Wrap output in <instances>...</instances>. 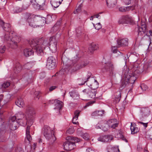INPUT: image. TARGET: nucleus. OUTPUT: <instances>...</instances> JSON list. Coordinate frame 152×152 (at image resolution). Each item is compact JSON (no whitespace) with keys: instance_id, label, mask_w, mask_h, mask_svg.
<instances>
[{"instance_id":"nucleus-1","label":"nucleus","mask_w":152,"mask_h":152,"mask_svg":"<svg viewBox=\"0 0 152 152\" xmlns=\"http://www.w3.org/2000/svg\"><path fill=\"white\" fill-rule=\"evenodd\" d=\"M28 43L32 49L35 50L37 55L39 56L43 54V48L47 45L48 42L43 38H41L30 39Z\"/></svg>"},{"instance_id":"nucleus-2","label":"nucleus","mask_w":152,"mask_h":152,"mask_svg":"<svg viewBox=\"0 0 152 152\" xmlns=\"http://www.w3.org/2000/svg\"><path fill=\"white\" fill-rule=\"evenodd\" d=\"M65 58L64 57H62L61 59L62 62L64 64H65V66L64 68L66 69L69 70L71 68L74 71H75L85 67L89 64L87 61H78L75 63L72 61L68 60L67 61V63L66 64Z\"/></svg>"},{"instance_id":"nucleus-3","label":"nucleus","mask_w":152,"mask_h":152,"mask_svg":"<svg viewBox=\"0 0 152 152\" xmlns=\"http://www.w3.org/2000/svg\"><path fill=\"white\" fill-rule=\"evenodd\" d=\"M24 17L27 22L28 23L29 26L34 28L42 26L43 24H41V22H43L44 23V19H45V18H37L34 15L29 13H26L25 14Z\"/></svg>"},{"instance_id":"nucleus-4","label":"nucleus","mask_w":152,"mask_h":152,"mask_svg":"<svg viewBox=\"0 0 152 152\" xmlns=\"http://www.w3.org/2000/svg\"><path fill=\"white\" fill-rule=\"evenodd\" d=\"M131 65L133 67V68L132 69V70L133 71L135 69L136 70L134 73L137 72V74H139L144 71L146 72L148 68L152 67V61L145 62L143 64L135 63Z\"/></svg>"},{"instance_id":"nucleus-5","label":"nucleus","mask_w":152,"mask_h":152,"mask_svg":"<svg viewBox=\"0 0 152 152\" xmlns=\"http://www.w3.org/2000/svg\"><path fill=\"white\" fill-rule=\"evenodd\" d=\"M42 134L47 140H50L51 144L56 140V137L54 135V131L50 129L48 126H45L42 130Z\"/></svg>"},{"instance_id":"nucleus-6","label":"nucleus","mask_w":152,"mask_h":152,"mask_svg":"<svg viewBox=\"0 0 152 152\" xmlns=\"http://www.w3.org/2000/svg\"><path fill=\"white\" fill-rule=\"evenodd\" d=\"M132 68L133 67L131 65L129 68V69L130 70L129 73V72L127 73L125 72L124 76V78L128 80L129 83L131 84H133L134 82L138 76L137 74H138L137 72L134 73L136 70L135 69L133 71L132 69Z\"/></svg>"},{"instance_id":"nucleus-7","label":"nucleus","mask_w":152,"mask_h":152,"mask_svg":"<svg viewBox=\"0 0 152 152\" xmlns=\"http://www.w3.org/2000/svg\"><path fill=\"white\" fill-rule=\"evenodd\" d=\"M16 117L17 121H19L20 125L23 126L26 125L27 123L28 117L26 115H24L22 112H20L17 113L15 116Z\"/></svg>"},{"instance_id":"nucleus-8","label":"nucleus","mask_w":152,"mask_h":152,"mask_svg":"<svg viewBox=\"0 0 152 152\" xmlns=\"http://www.w3.org/2000/svg\"><path fill=\"white\" fill-rule=\"evenodd\" d=\"M12 37L10 39V45L9 47L15 49L18 47V43L20 41V38L18 36L12 34Z\"/></svg>"},{"instance_id":"nucleus-9","label":"nucleus","mask_w":152,"mask_h":152,"mask_svg":"<svg viewBox=\"0 0 152 152\" xmlns=\"http://www.w3.org/2000/svg\"><path fill=\"white\" fill-rule=\"evenodd\" d=\"M56 66V61L55 58L50 56L48 57L47 60L46 67L48 69H54Z\"/></svg>"},{"instance_id":"nucleus-10","label":"nucleus","mask_w":152,"mask_h":152,"mask_svg":"<svg viewBox=\"0 0 152 152\" xmlns=\"http://www.w3.org/2000/svg\"><path fill=\"white\" fill-rule=\"evenodd\" d=\"M101 70L103 72H109L110 74H113L114 67L113 64L110 62L103 64Z\"/></svg>"},{"instance_id":"nucleus-11","label":"nucleus","mask_w":152,"mask_h":152,"mask_svg":"<svg viewBox=\"0 0 152 152\" xmlns=\"http://www.w3.org/2000/svg\"><path fill=\"white\" fill-rule=\"evenodd\" d=\"M35 3L34 4L37 5L38 9L40 10H46L48 8V3L46 0H34Z\"/></svg>"},{"instance_id":"nucleus-12","label":"nucleus","mask_w":152,"mask_h":152,"mask_svg":"<svg viewBox=\"0 0 152 152\" xmlns=\"http://www.w3.org/2000/svg\"><path fill=\"white\" fill-rule=\"evenodd\" d=\"M67 140L63 144V146L64 149L66 151H68L69 149V145L70 143V141H74L75 142H78L80 141V139L76 137L71 136H68L66 138Z\"/></svg>"},{"instance_id":"nucleus-13","label":"nucleus","mask_w":152,"mask_h":152,"mask_svg":"<svg viewBox=\"0 0 152 152\" xmlns=\"http://www.w3.org/2000/svg\"><path fill=\"white\" fill-rule=\"evenodd\" d=\"M16 117L15 116H13L11 117L10 122V127L11 129L12 130L16 129L19 127V121L16 120Z\"/></svg>"},{"instance_id":"nucleus-14","label":"nucleus","mask_w":152,"mask_h":152,"mask_svg":"<svg viewBox=\"0 0 152 152\" xmlns=\"http://www.w3.org/2000/svg\"><path fill=\"white\" fill-rule=\"evenodd\" d=\"M28 121V125L27 126L26 130V136L27 140L28 141V143L32 140V138L30 134V127L33 124L32 119L31 118H28L27 121Z\"/></svg>"},{"instance_id":"nucleus-15","label":"nucleus","mask_w":152,"mask_h":152,"mask_svg":"<svg viewBox=\"0 0 152 152\" xmlns=\"http://www.w3.org/2000/svg\"><path fill=\"white\" fill-rule=\"evenodd\" d=\"M109 128L114 129L117 127L118 125V123L117 120L115 118L112 119L108 120L107 122Z\"/></svg>"},{"instance_id":"nucleus-16","label":"nucleus","mask_w":152,"mask_h":152,"mask_svg":"<svg viewBox=\"0 0 152 152\" xmlns=\"http://www.w3.org/2000/svg\"><path fill=\"white\" fill-rule=\"evenodd\" d=\"M113 138V137L111 135H104L100 136L98 138V140L103 142H110Z\"/></svg>"},{"instance_id":"nucleus-17","label":"nucleus","mask_w":152,"mask_h":152,"mask_svg":"<svg viewBox=\"0 0 152 152\" xmlns=\"http://www.w3.org/2000/svg\"><path fill=\"white\" fill-rule=\"evenodd\" d=\"M35 114V110L33 107L31 106H28L27 107L26 114L28 118H31Z\"/></svg>"},{"instance_id":"nucleus-18","label":"nucleus","mask_w":152,"mask_h":152,"mask_svg":"<svg viewBox=\"0 0 152 152\" xmlns=\"http://www.w3.org/2000/svg\"><path fill=\"white\" fill-rule=\"evenodd\" d=\"M60 36V33H57L55 36L50 37L49 44H57V42Z\"/></svg>"},{"instance_id":"nucleus-19","label":"nucleus","mask_w":152,"mask_h":152,"mask_svg":"<svg viewBox=\"0 0 152 152\" xmlns=\"http://www.w3.org/2000/svg\"><path fill=\"white\" fill-rule=\"evenodd\" d=\"M117 47L127 45L128 44V39L125 38L122 39H118L117 40Z\"/></svg>"},{"instance_id":"nucleus-20","label":"nucleus","mask_w":152,"mask_h":152,"mask_svg":"<svg viewBox=\"0 0 152 152\" xmlns=\"http://www.w3.org/2000/svg\"><path fill=\"white\" fill-rule=\"evenodd\" d=\"M0 25L6 31H10L11 30L10 26L9 23H5L0 19Z\"/></svg>"},{"instance_id":"nucleus-21","label":"nucleus","mask_w":152,"mask_h":152,"mask_svg":"<svg viewBox=\"0 0 152 152\" xmlns=\"http://www.w3.org/2000/svg\"><path fill=\"white\" fill-rule=\"evenodd\" d=\"M12 34V33L11 32H10V31H6L4 33L3 35L1 36V38L5 41H10Z\"/></svg>"},{"instance_id":"nucleus-22","label":"nucleus","mask_w":152,"mask_h":152,"mask_svg":"<svg viewBox=\"0 0 152 152\" xmlns=\"http://www.w3.org/2000/svg\"><path fill=\"white\" fill-rule=\"evenodd\" d=\"M130 20L129 17L128 15L122 16L119 20L118 22L120 24L127 23Z\"/></svg>"},{"instance_id":"nucleus-23","label":"nucleus","mask_w":152,"mask_h":152,"mask_svg":"<svg viewBox=\"0 0 152 152\" xmlns=\"http://www.w3.org/2000/svg\"><path fill=\"white\" fill-rule=\"evenodd\" d=\"M23 54L25 56L28 57L33 55L34 52L31 49L26 48L24 50Z\"/></svg>"},{"instance_id":"nucleus-24","label":"nucleus","mask_w":152,"mask_h":152,"mask_svg":"<svg viewBox=\"0 0 152 152\" xmlns=\"http://www.w3.org/2000/svg\"><path fill=\"white\" fill-rule=\"evenodd\" d=\"M63 0H51L50 3L52 6L56 8L59 6Z\"/></svg>"},{"instance_id":"nucleus-25","label":"nucleus","mask_w":152,"mask_h":152,"mask_svg":"<svg viewBox=\"0 0 152 152\" xmlns=\"http://www.w3.org/2000/svg\"><path fill=\"white\" fill-rule=\"evenodd\" d=\"M135 126V124H133L132 123H131L130 129L131 131V134H132L136 133L139 131V129L137 127H136Z\"/></svg>"},{"instance_id":"nucleus-26","label":"nucleus","mask_w":152,"mask_h":152,"mask_svg":"<svg viewBox=\"0 0 152 152\" xmlns=\"http://www.w3.org/2000/svg\"><path fill=\"white\" fill-rule=\"evenodd\" d=\"M99 48L98 45L94 43H92L90 47L89 48V50L91 53H92L94 51L96 50Z\"/></svg>"},{"instance_id":"nucleus-27","label":"nucleus","mask_w":152,"mask_h":152,"mask_svg":"<svg viewBox=\"0 0 152 152\" xmlns=\"http://www.w3.org/2000/svg\"><path fill=\"white\" fill-rule=\"evenodd\" d=\"M91 75V74L90 72H88L87 76L83 78L82 83H79V84L81 85L84 84L88 81V79H89Z\"/></svg>"},{"instance_id":"nucleus-28","label":"nucleus","mask_w":152,"mask_h":152,"mask_svg":"<svg viewBox=\"0 0 152 152\" xmlns=\"http://www.w3.org/2000/svg\"><path fill=\"white\" fill-rule=\"evenodd\" d=\"M15 102L16 104L20 107H23L24 105L23 100L21 98H18Z\"/></svg>"},{"instance_id":"nucleus-29","label":"nucleus","mask_w":152,"mask_h":152,"mask_svg":"<svg viewBox=\"0 0 152 152\" xmlns=\"http://www.w3.org/2000/svg\"><path fill=\"white\" fill-rule=\"evenodd\" d=\"M104 110L95 111L92 113V115L93 116H102L104 114Z\"/></svg>"},{"instance_id":"nucleus-30","label":"nucleus","mask_w":152,"mask_h":152,"mask_svg":"<svg viewBox=\"0 0 152 152\" xmlns=\"http://www.w3.org/2000/svg\"><path fill=\"white\" fill-rule=\"evenodd\" d=\"M142 116H147L150 115V111L148 108H143L142 109Z\"/></svg>"},{"instance_id":"nucleus-31","label":"nucleus","mask_w":152,"mask_h":152,"mask_svg":"<svg viewBox=\"0 0 152 152\" xmlns=\"http://www.w3.org/2000/svg\"><path fill=\"white\" fill-rule=\"evenodd\" d=\"M129 80L126 79V78H124L123 79L121 84L120 89H122L126 86L128 85L129 83Z\"/></svg>"},{"instance_id":"nucleus-32","label":"nucleus","mask_w":152,"mask_h":152,"mask_svg":"<svg viewBox=\"0 0 152 152\" xmlns=\"http://www.w3.org/2000/svg\"><path fill=\"white\" fill-rule=\"evenodd\" d=\"M90 86L92 90H95L98 87L99 83L96 80H94V82Z\"/></svg>"},{"instance_id":"nucleus-33","label":"nucleus","mask_w":152,"mask_h":152,"mask_svg":"<svg viewBox=\"0 0 152 152\" xmlns=\"http://www.w3.org/2000/svg\"><path fill=\"white\" fill-rule=\"evenodd\" d=\"M106 4L109 7H113L115 4V1L114 0H106Z\"/></svg>"},{"instance_id":"nucleus-34","label":"nucleus","mask_w":152,"mask_h":152,"mask_svg":"<svg viewBox=\"0 0 152 152\" xmlns=\"http://www.w3.org/2000/svg\"><path fill=\"white\" fill-rule=\"evenodd\" d=\"M57 44H49V48L52 53H55L57 49Z\"/></svg>"},{"instance_id":"nucleus-35","label":"nucleus","mask_w":152,"mask_h":152,"mask_svg":"<svg viewBox=\"0 0 152 152\" xmlns=\"http://www.w3.org/2000/svg\"><path fill=\"white\" fill-rule=\"evenodd\" d=\"M121 96V93L120 91L117 92L115 93V103H118L120 101Z\"/></svg>"},{"instance_id":"nucleus-36","label":"nucleus","mask_w":152,"mask_h":152,"mask_svg":"<svg viewBox=\"0 0 152 152\" xmlns=\"http://www.w3.org/2000/svg\"><path fill=\"white\" fill-rule=\"evenodd\" d=\"M138 34H139L140 32H142L143 33H144L145 31L146 30V25L145 24H143L141 26L138 27Z\"/></svg>"},{"instance_id":"nucleus-37","label":"nucleus","mask_w":152,"mask_h":152,"mask_svg":"<svg viewBox=\"0 0 152 152\" xmlns=\"http://www.w3.org/2000/svg\"><path fill=\"white\" fill-rule=\"evenodd\" d=\"M88 94V96L89 97L91 98H94L96 94V91L95 90H91L90 89V90Z\"/></svg>"},{"instance_id":"nucleus-38","label":"nucleus","mask_w":152,"mask_h":152,"mask_svg":"<svg viewBox=\"0 0 152 152\" xmlns=\"http://www.w3.org/2000/svg\"><path fill=\"white\" fill-rule=\"evenodd\" d=\"M21 66L20 64H18L15 67L14 70L15 73H18L21 70Z\"/></svg>"},{"instance_id":"nucleus-39","label":"nucleus","mask_w":152,"mask_h":152,"mask_svg":"<svg viewBox=\"0 0 152 152\" xmlns=\"http://www.w3.org/2000/svg\"><path fill=\"white\" fill-rule=\"evenodd\" d=\"M80 135L84 139L86 140H88L90 138L89 135L88 133H83L81 134Z\"/></svg>"},{"instance_id":"nucleus-40","label":"nucleus","mask_w":152,"mask_h":152,"mask_svg":"<svg viewBox=\"0 0 152 152\" xmlns=\"http://www.w3.org/2000/svg\"><path fill=\"white\" fill-rule=\"evenodd\" d=\"M140 119L141 120V121H144L145 122H143L142 121H138V123L139 124H140L144 126V127H145V128L147 127L148 126V122H146V121H144L143 119L142 118H140Z\"/></svg>"},{"instance_id":"nucleus-41","label":"nucleus","mask_w":152,"mask_h":152,"mask_svg":"<svg viewBox=\"0 0 152 152\" xmlns=\"http://www.w3.org/2000/svg\"><path fill=\"white\" fill-rule=\"evenodd\" d=\"M22 11V9L19 7H15L13 8V11L14 13L20 12Z\"/></svg>"},{"instance_id":"nucleus-42","label":"nucleus","mask_w":152,"mask_h":152,"mask_svg":"<svg viewBox=\"0 0 152 152\" xmlns=\"http://www.w3.org/2000/svg\"><path fill=\"white\" fill-rule=\"evenodd\" d=\"M55 105L58 108L60 109L63 106V102L60 101H57Z\"/></svg>"},{"instance_id":"nucleus-43","label":"nucleus","mask_w":152,"mask_h":152,"mask_svg":"<svg viewBox=\"0 0 152 152\" xmlns=\"http://www.w3.org/2000/svg\"><path fill=\"white\" fill-rule=\"evenodd\" d=\"M75 141L74 142L70 141V143L69 145V149H68V151L71 150L74 148L75 146Z\"/></svg>"},{"instance_id":"nucleus-44","label":"nucleus","mask_w":152,"mask_h":152,"mask_svg":"<svg viewBox=\"0 0 152 152\" xmlns=\"http://www.w3.org/2000/svg\"><path fill=\"white\" fill-rule=\"evenodd\" d=\"M108 152H120L119 150L117 148L112 147L111 148V149L107 151Z\"/></svg>"},{"instance_id":"nucleus-45","label":"nucleus","mask_w":152,"mask_h":152,"mask_svg":"<svg viewBox=\"0 0 152 152\" xmlns=\"http://www.w3.org/2000/svg\"><path fill=\"white\" fill-rule=\"evenodd\" d=\"M10 85V83L8 82H5L1 85L2 88H6Z\"/></svg>"},{"instance_id":"nucleus-46","label":"nucleus","mask_w":152,"mask_h":152,"mask_svg":"<svg viewBox=\"0 0 152 152\" xmlns=\"http://www.w3.org/2000/svg\"><path fill=\"white\" fill-rule=\"evenodd\" d=\"M93 26L95 27V29L99 30L102 28V26L100 23H99L96 25L93 23Z\"/></svg>"},{"instance_id":"nucleus-47","label":"nucleus","mask_w":152,"mask_h":152,"mask_svg":"<svg viewBox=\"0 0 152 152\" xmlns=\"http://www.w3.org/2000/svg\"><path fill=\"white\" fill-rule=\"evenodd\" d=\"M58 27L54 26L53 27L51 28V32L52 33L56 32L59 29Z\"/></svg>"},{"instance_id":"nucleus-48","label":"nucleus","mask_w":152,"mask_h":152,"mask_svg":"<svg viewBox=\"0 0 152 152\" xmlns=\"http://www.w3.org/2000/svg\"><path fill=\"white\" fill-rule=\"evenodd\" d=\"M70 96L72 98L75 99V98L77 96V95L76 93L74 91H72L69 92Z\"/></svg>"},{"instance_id":"nucleus-49","label":"nucleus","mask_w":152,"mask_h":152,"mask_svg":"<svg viewBox=\"0 0 152 152\" xmlns=\"http://www.w3.org/2000/svg\"><path fill=\"white\" fill-rule=\"evenodd\" d=\"M140 87L142 91H145L148 88V87L147 85L144 83H142Z\"/></svg>"},{"instance_id":"nucleus-50","label":"nucleus","mask_w":152,"mask_h":152,"mask_svg":"<svg viewBox=\"0 0 152 152\" xmlns=\"http://www.w3.org/2000/svg\"><path fill=\"white\" fill-rule=\"evenodd\" d=\"M112 50L113 52L114 53H118V54L119 55H120L119 53L120 54H121V53L119 51H118L117 50L116 48V46H115L112 47Z\"/></svg>"},{"instance_id":"nucleus-51","label":"nucleus","mask_w":152,"mask_h":152,"mask_svg":"<svg viewBox=\"0 0 152 152\" xmlns=\"http://www.w3.org/2000/svg\"><path fill=\"white\" fill-rule=\"evenodd\" d=\"M29 6V4H28L26 3H24L23 5L22 8H21V9H22V11L27 9Z\"/></svg>"},{"instance_id":"nucleus-52","label":"nucleus","mask_w":152,"mask_h":152,"mask_svg":"<svg viewBox=\"0 0 152 152\" xmlns=\"http://www.w3.org/2000/svg\"><path fill=\"white\" fill-rule=\"evenodd\" d=\"M6 50V47L4 45H2L0 47V53H4Z\"/></svg>"},{"instance_id":"nucleus-53","label":"nucleus","mask_w":152,"mask_h":152,"mask_svg":"<svg viewBox=\"0 0 152 152\" xmlns=\"http://www.w3.org/2000/svg\"><path fill=\"white\" fill-rule=\"evenodd\" d=\"M81 111L78 110H77L75 111L74 114V117H76L78 119V117L80 114Z\"/></svg>"},{"instance_id":"nucleus-54","label":"nucleus","mask_w":152,"mask_h":152,"mask_svg":"<svg viewBox=\"0 0 152 152\" xmlns=\"http://www.w3.org/2000/svg\"><path fill=\"white\" fill-rule=\"evenodd\" d=\"M74 132V129L73 128H69L66 131L67 133L70 134H72Z\"/></svg>"},{"instance_id":"nucleus-55","label":"nucleus","mask_w":152,"mask_h":152,"mask_svg":"<svg viewBox=\"0 0 152 152\" xmlns=\"http://www.w3.org/2000/svg\"><path fill=\"white\" fill-rule=\"evenodd\" d=\"M24 67L27 69H29L32 67V64L30 63H28L25 65Z\"/></svg>"},{"instance_id":"nucleus-56","label":"nucleus","mask_w":152,"mask_h":152,"mask_svg":"<svg viewBox=\"0 0 152 152\" xmlns=\"http://www.w3.org/2000/svg\"><path fill=\"white\" fill-rule=\"evenodd\" d=\"M40 93L39 91H36L34 93L35 95L34 98L35 99H37L38 100L39 99L40 97Z\"/></svg>"},{"instance_id":"nucleus-57","label":"nucleus","mask_w":152,"mask_h":152,"mask_svg":"<svg viewBox=\"0 0 152 152\" xmlns=\"http://www.w3.org/2000/svg\"><path fill=\"white\" fill-rule=\"evenodd\" d=\"M62 21V19H60L58 21L56 24L54 25L55 26H56L57 27H58V28H60V25L61 24V23Z\"/></svg>"},{"instance_id":"nucleus-58","label":"nucleus","mask_w":152,"mask_h":152,"mask_svg":"<svg viewBox=\"0 0 152 152\" xmlns=\"http://www.w3.org/2000/svg\"><path fill=\"white\" fill-rule=\"evenodd\" d=\"M77 119H78L76 117H74L72 120V123L75 124H78V122L76 121Z\"/></svg>"},{"instance_id":"nucleus-59","label":"nucleus","mask_w":152,"mask_h":152,"mask_svg":"<svg viewBox=\"0 0 152 152\" xmlns=\"http://www.w3.org/2000/svg\"><path fill=\"white\" fill-rule=\"evenodd\" d=\"M52 16L50 15H48L47 16L46 20L47 21H51L52 20Z\"/></svg>"},{"instance_id":"nucleus-60","label":"nucleus","mask_w":152,"mask_h":152,"mask_svg":"<svg viewBox=\"0 0 152 152\" xmlns=\"http://www.w3.org/2000/svg\"><path fill=\"white\" fill-rule=\"evenodd\" d=\"M120 138L126 142H127L128 141L121 134H120Z\"/></svg>"},{"instance_id":"nucleus-61","label":"nucleus","mask_w":152,"mask_h":152,"mask_svg":"<svg viewBox=\"0 0 152 152\" xmlns=\"http://www.w3.org/2000/svg\"><path fill=\"white\" fill-rule=\"evenodd\" d=\"M90 89L89 88H86L83 90V92L84 93H86L87 95L89 92Z\"/></svg>"},{"instance_id":"nucleus-62","label":"nucleus","mask_w":152,"mask_h":152,"mask_svg":"<svg viewBox=\"0 0 152 152\" xmlns=\"http://www.w3.org/2000/svg\"><path fill=\"white\" fill-rule=\"evenodd\" d=\"M123 1L125 4L127 5L129 4L131 2L130 0H123Z\"/></svg>"},{"instance_id":"nucleus-63","label":"nucleus","mask_w":152,"mask_h":152,"mask_svg":"<svg viewBox=\"0 0 152 152\" xmlns=\"http://www.w3.org/2000/svg\"><path fill=\"white\" fill-rule=\"evenodd\" d=\"M95 102L94 101H90L87 103V106H88L91 105V104L94 103Z\"/></svg>"},{"instance_id":"nucleus-64","label":"nucleus","mask_w":152,"mask_h":152,"mask_svg":"<svg viewBox=\"0 0 152 152\" xmlns=\"http://www.w3.org/2000/svg\"><path fill=\"white\" fill-rule=\"evenodd\" d=\"M80 8H77L75 11H74V13L75 14H77L78 13L80 12Z\"/></svg>"}]
</instances>
